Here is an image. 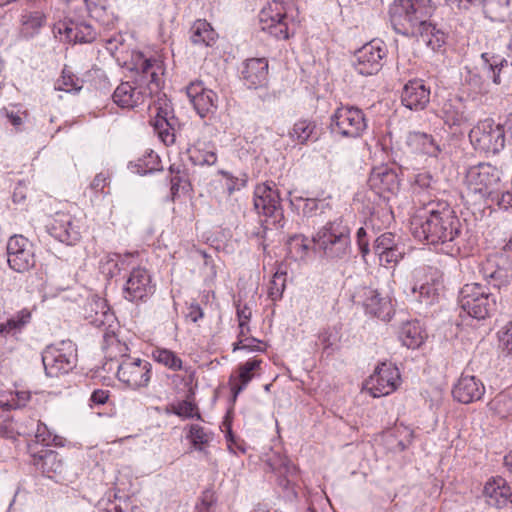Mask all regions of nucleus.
<instances>
[{
  "label": "nucleus",
  "instance_id": "nucleus-1",
  "mask_svg": "<svg viewBox=\"0 0 512 512\" xmlns=\"http://www.w3.org/2000/svg\"><path fill=\"white\" fill-rule=\"evenodd\" d=\"M421 207L411 219V232L415 238L428 244H446L461 234L462 224L446 201L426 200L423 190L417 192Z\"/></svg>",
  "mask_w": 512,
  "mask_h": 512
},
{
  "label": "nucleus",
  "instance_id": "nucleus-2",
  "mask_svg": "<svg viewBox=\"0 0 512 512\" xmlns=\"http://www.w3.org/2000/svg\"><path fill=\"white\" fill-rule=\"evenodd\" d=\"M433 8L430 0H398L392 7V24L397 33L421 34L430 29L429 17Z\"/></svg>",
  "mask_w": 512,
  "mask_h": 512
},
{
  "label": "nucleus",
  "instance_id": "nucleus-3",
  "mask_svg": "<svg viewBox=\"0 0 512 512\" xmlns=\"http://www.w3.org/2000/svg\"><path fill=\"white\" fill-rule=\"evenodd\" d=\"M500 295L498 290L481 283L466 284L460 291L461 308L471 317L481 320L489 317L498 308Z\"/></svg>",
  "mask_w": 512,
  "mask_h": 512
},
{
  "label": "nucleus",
  "instance_id": "nucleus-4",
  "mask_svg": "<svg viewBox=\"0 0 512 512\" xmlns=\"http://www.w3.org/2000/svg\"><path fill=\"white\" fill-rule=\"evenodd\" d=\"M315 249L328 258H342L348 253L349 229L340 222H329L312 239Z\"/></svg>",
  "mask_w": 512,
  "mask_h": 512
},
{
  "label": "nucleus",
  "instance_id": "nucleus-5",
  "mask_svg": "<svg viewBox=\"0 0 512 512\" xmlns=\"http://www.w3.org/2000/svg\"><path fill=\"white\" fill-rule=\"evenodd\" d=\"M469 139L476 150L496 154L504 147L505 132L501 125L485 121L470 130Z\"/></svg>",
  "mask_w": 512,
  "mask_h": 512
},
{
  "label": "nucleus",
  "instance_id": "nucleus-6",
  "mask_svg": "<svg viewBox=\"0 0 512 512\" xmlns=\"http://www.w3.org/2000/svg\"><path fill=\"white\" fill-rule=\"evenodd\" d=\"M499 179V171L492 165L484 163L469 168L466 174L468 190L481 197L492 196Z\"/></svg>",
  "mask_w": 512,
  "mask_h": 512
},
{
  "label": "nucleus",
  "instance_id": "nucleus-7",
  "mask_svg": "<svg viewBox=\"0 0 512 512\" xmlns=\"http://www.w3.org/2000/svg\"><path fill=\"white\" fill-rule=\"evenodd\" d=\"M63 346V348H48L42 356L45 372L50 377L66 374L76 366V349L70 343Z\"/></svg>",
  "mask_w": 512,
  "mask_h": 512
},
{
  "label": "nucleus",
  "instance_id": "nucleus-8",
  "mask_svg": "<svg viewBox=\"0 0 512 512\" xmlns=\"http://www.w3.org/2000/svg\"><path fill=\"white\" fill-rule=\"evenodd\" d=\"M480 273L485 280L493 281L492 288L498 290L512 280V261L504 252L490 255L481 263Z\"/></svg>",
  "mask_w": 512,
  "mask_h": 512
},
{
  "label": "nucleus",
  "instance_id": "nucleus-9",
  "mask_svg": "<svg viewBox=\"0 0 512 512\" xmlns=\"http://www.w3.org/2000/svg\"><path fill=\"white\" fill-rule=\"evenodd\" d=\"M261 29L276 39L286 40L290 37L286 22V11L283 5L273 1L265 6L259 14Z\"/></svg>",
  "mask_w": 512,
  "mask_h": 512
},
{
  "label": "nucleus",
  "instance_id": "nucleus-10",
  "mask_svg": "<svg viewBox=\"0 0 512 512\" xmlns=\"http://www.w3.org/2000/svg\"><path fill=\"white\" fill-rule=\"evenodd\" d=\"M336 131L345 137L356 138L366 129L363 112L356 107H339L332 116Z\"/></svg>",
  "mask_w": 512,
  "mask_h": 512
},
{
  "label": "nucleus",
  "instance_id": "nucleus-11",
  "mask_svg": "<svg viewBox=\"0 0 512 512\" xmlns=\"http://www.w3.org/2000/svg\"><path fill=\"white\" fill-rule=\"evenodd\" d=\"M117 376L132 389L146 387L151 377V364L141 359H127L119 365Z\"/></svg>",
  "mask_w": 512,
  "mask_h": 512
},
{
  "label": "nucleus",
  "instance_id": "nucleus-12",
  "mask_svg": "<svg viewBox=\"0 0 512 512\" xmlns=\"http://www.w3.org/2000/svg\"><path fill=\"white\" fill-rule=\"evenodd\" d=\"M400 380L397 367L381 363L370 376L367 385L373 397H381L394 392Z\"/></svg>",
  "mask_w": 512,
  "mask_h": 512
},
{
  "label": "nucleus",
  "instance_id": "nucleus-13",
  "mask_svg": "<svg viewBox=\"0 0 512 512\" xmlns=\"http://www.w3.org/2000/svg\"><path fill=\"white\" fill-rule=\"evenodd\" d=\"M7 256L10 268L16 272L28 271L35 263L29 241L21 235L10 237L7 243Z\"/></svg>",
  "mask_w": 512,
  "mask_h": 512
},
{
  "label": "nucleus",
  "instance_id": "nucleus-14",
  "mask_svg": "<svg viewBox=\"0 0 512 512\" xmlns=\"http://www.w3.org/2000/svg\"><path fill=\"white\" fill-rule=\"evenodd\" d=\"M384 51L380 46L373 43L365 44L355 53V70L364 76L377 73L381 69V60Z\"/></svg>",
  "mask_w": 512,
  "mask_h": 512
},
{
  "label": "nucleus",
  "instance_id": "nucleus-15",
  "mask_svg": "<svg viewBox=\"0 0 512 512\" xmlns=\"http://www.w3.org/2000/svg\"><path fill=\"white\" fill-rule=\"evenodd\" d=\"M151 278L144 268H135L124 286V297L129 301H140L152 294Z\"/></svg>",
  "mask_w": 512,
  "mask_h": 512
},
{
  "label": "nucleus",
  "instance_id": "nucleus-16",
  "mask_svg": "<svg viewBox=\"0 0 512 512\" xmlns=\"http://www.w3.org/2000/svg\"><path fill=\"white\" fill-rule=\"evenodd\" d=\"M368 184L378 195L395 194L399 190V180L396 172L387 165L373 168Z\"/></svg>",
  "mask_w": 512,
  "mask_h": 512
},
{
  "label": "nucleus",
  "instance_id": "nucleus-17",
  "mask_svg": "<svg viewBox=\"0 0 512 512\" xmlns=\"http://www.w3.org/2000/svg\"><path fill=\"white\" fill-rule=\"evenodd\" d=\"M401 102L410 110H424L430 102V90L422 80H411L402 90Z\"/></svg>",
  "mask_w": 512,
  "mask_h": 512
},
{
  "label": "nucleus",
  "instance_id": "nucleus-18",
  "mask_svg": "<svg viewBox=\"0 0 512 512\" xmlns=\"http://www.w3.org/2000/svg\"><path fill=\"white\" fill-rule=\"evenodd\" d=\"M274 185L262 183L256 186L254 191V207L258 213L267 217H273L280 208V197Z\"/></svg>",
  "mask_w": 512,
  "mask_h": 512
},
{
  "label": "nucleus",
  "instance_id": "nucleus-19",
  "mask_svg": "<svg viewBox=\"0 0 512 512\" xmlns=\"http://www.w3.org/2000/svg\"><path fill=\"white\" fill-rule=\"evenodd\" d=\"M485 388L483 384L472 375H462L452 390L455 400L469 404L480 400Z\"/></svg>",
  "mask_w": 512,
  "mask_h": 512
},
{
  "label": "nucleus",
  "instance_id": "nucleus-20",
  "mask_svg": "<svg viewBox=\"0 0 512 512\" xmlns=\"http://www.w3.org/2000/svg\"><path fill=\"white\" fill-rule=\"evenodd\" d=\"M186 91L195 110L201 117L206 116L216 107V94L212 90L205 89L201 81L190 83Z\"/></svg>",
  "mask_w": 512,
  "mask_h": 512
},
{
  "label": "nucleus",
  "instance_id": "nucleus-21",
  "mask_svg": "<svg viewBox=\"0 0 512 512\" xmlns=\"http://www.w3.org/2000/svg\"><path fill=\"white\" fill-rule=\"evenodd\" d=\"M58 31L74 43H91L97 38V32L86 23L63 22L59 24Z\"/></svg>",
  "mask_w": 512,
  "mask_h": 512
},
{
  "label": "nucleus",
  "instance_id": "nucleus-22",
  "mask_svg": "<svg viewBox=\"0 0 512 512\" xmlns=\"http://www.w3.org/2000/svg\"><path fill=\"white\" fill-rule=\"evenodd\" d=\"M369 314L382 320H389L393 314L391 299L378 290H369L364 303Z\"/></svg>",
  "mask_w": 512,
  "mask_h": 512
},
{
  "label": "nucleus",
  "instance_id": "nucleus-23",
  "mask_svg": "<svg viewBox=\"0 0 512 512\" xmlns=\"http://www.w3.org/2000/svg\"><path fill=\"white\" fill-rule=\"evenodd\" d=\"M242 75L250 87L257 88L264 85L268 76V61L265 58L248 59Z\"/></svg>",
  "mask_w": 512,
  "mask_h": 512
},
{
  "label": "nucleus",
  "instance_id": "nucleus-24",
  "mask_svg": "<svg viewBox=\"0 0 512 512\" xmlns=\"http://www.w3.org/2000/svg\"><path fill=\"white\" fill-rule=\"evenodd\" d=\"M262 361L253 359L240 365L238 368V376H231L229 379V385L233 395V401L236 400L238 394L247 386V384L253 379L255 371L260 368Z\"/></svg>",
  "mask_w": 512,
  "mask_h": 512
},
{
  "label": "nucleus",
  "instance_id": "nucleus-25",
  "mask_svg": "<svg viewBox=\"0 0 512 512\" xmlns=\"http://www.w3.org/2000/svg\"><path fill=\"white\" fill-rule=\"evenodd\" d=\"M144 93L129 82L121 83L114 91L113 100L122 108H134L144 102Z\"/></svg>",
  "mask_w": 512,
  "mask_h": 512
},
{
  "label": "nucleus",
  "instance_id": "nucleus-26",
  "mask_svg": "<svg viewBox=\"0 0 512 512\" xmlns=\"http://www.w3.org/2000/svg\"><path fill=\"white\" fill-rule=\"evenodd\" d=\"M461 99L454 97L445 100L441 107L442 118L449 127H461L469 122L464 114Z\"/></svg>",
  "mask_w": 512,
  "mask_h": 512
},
{
  "label": "nucleus",
  "instance_id": "nucleus-27",
  "mask_svg": "<svg viewBox=\"0 0 512 512\" xmlns=\"http://www.w3.org/2000/svg\"><path fill=\"white\" fill-rule=\"evenodd\" d=\"M190 39L195 45L211 46L215 43L217 33L205 19L196 20L190 29Z\"/></svg>",
  "mask_w": 512,
  "mask_h": 512
},
{
  "label": "nucleus",
  "instance_id": "nucleus-28",
  "mask_svg": "<svg viewBox=\"0 0 512 512\" xmlns=\"http://www.w3.org/2000/svg\"><path fill=\"white\" fill-rule=\"evenodd\" d=\"M484 494L489 498L491 505L501 506L507 501L510 502L512 490L502 478H498L486 483Z\"/></svg>",
  "mask_w": 512,
  "mask_h": 512
},
{
  "label": "nucleus",
  "instance_id": "nucleus-29",
  "mask_svg": "<svg viewBox=\"0 0 512 512\" xmlns=\"http://www.w3.org/2000/svg\"><path fill=\"white\" fill-rule=\"evenodd\" d=\"M400 339L407 348L416 349L420 347L427 337L419 322H407L400 331Z\"/></svg>",
  "mask_w": 512,
  "mask_h": 512
},
{
  "label": "nucleus",
  "instance_id": "nucleus-30",
  "mask_svg": "<svg viewBox=\"0 0 512 512\" xmlns=\"http://www.w3.org/2000/svg\"><path fill=\"white\" fill-rule=\"evenodd\" d=\"M51 230L61 242L72 244L80 237L77 228L72 224L71 220L64 214H58V219L52 225Z\"/></svg>",
  "mask_w": 512,
  "mask_h": 512
},
{
  "label": "nucleus",
  "instance_id": "nucleus-31",
  "mask_svg": "<svg viewBox=\"0 0 512 512\" xmlns=\"http://www.w3.org/2000/svg\"><path fill=\"white\" fill-rule=\"evenodd\" d=\"M152 125L165 144L168 145L175 142L173 123L168 118L166 109L158 108L157 114L152 120Z\"/></svg>",
  "mask_w": 512,
  "mask_h": 512
},
{
  "label": "nucleus",
  "instance_id": "nucleus-32",
  "mask_svg": "<svg viewBox=\"0 0 512 512\" xmlns=\"http://www.w3.org/2000/svg\"><path fill=\"white\" fill-rule=\"evenodd\" d=\"M486 16L492 21H503L509 14L510 0H482Z\"/></svg>",
  "mask_w": 512,
  "mask_h": 512
},
{
  "label": "nucleus",
  "instance_id": "nucleus-33",
  "mask_svg": "<svg viewBox=\"0 0 512 512\" xmlns=\"http://www.w3.org/2000/svg\"><path fill=\"white\" fill-rule=\"evenodd\" d=\"M315 129L316 124L313 121L302 119L293 125L289 136L298 144H305L315 133Z\"/></svg>",
  "mask_w": 512,
  "mask_h": 512
},
{
  "label": "nucleus",
  "instance_id": "nucleus-34",
  "mask_svg": "<svg viewBox=\"0 0 512 512\" xmlns=\"http://www.w3.org/2000/svg\"><path fill=\"white\" fill-rule=\"evenodd\" d=\"M152 358L170 370L178 371L182 369V360L169 349L156 347L152 351Z\"/></svg>",
  "mask_w": 512,
  "mask_h": 512
},
{
  "label": "nucleus",
  "instance_id": "nucleus-35",
  "mask_svg": "<svg viewBox=\"0 0 512 512\" xmlns=\"http://www.w3.org/2000/svg\"><path fill=\"white\" fill-rule=\"evenodd\" d=\"M413 139L418 145L421 146L423 153L429 156L437 157L441 152L440 145L431 135L422 132H415L413 134Z\"/></svg>",
  "mask_w": 512,
  "mask_h": 512
},
{
  "label": "nucleus",
  "instance_id": "nucleus-36",
  "mask_svg": "<svg viewBox=\"0 0 512 512\" xmlns=\"http://www.w3.org/2000/svg\"><path fill=\"white\" fill-rule=\"evenodd\" d=\"M430 29H425L421 34L411 35L412 37L418 38L425 45L430 47L432 50H437L444 44V34L435 29L430 23Z\"/></svg>",
  "mask_w": 512,
  "mask_h": 512
},
{
  "label": "nucleus",
  "instance_id": "nucleus-37",
  "mask_svg": "<svg viewBox=\"0 0 512 512\" xmlns=\"http://www.w3.org/2000/svg\"><path fill=\"white\" fill-rule=\"evenodd\" d=\"M286 272L278 269L274 275L272 280L270 281L268 288V295L272 300H277L282 296V293L285 289L286 283Z\"/></svg>",
  "mask_w": 512,
  "mask_h": 512
},
{
  "label": "nucleus",
  "instance_id": "nucleus-38",
  "mask_svg": "<svg viewBox=\"0 0 512 512\" xmlns=\"http://www.w3.org/2000/svg\"><path fill=\"white\" fill-rule=\"evenodd\" d=\"M45 14L41 11H34L22 16V26L24 30L34 33L45 23Z\"/></svg>",
  "mask_w": 512,
  "mask_h": 512
},
{
  "label": "nucleus",
  "instance_id": "nucleus-39",
  "mask_svg": "<svg viewBox=\"0 0 512 512\" xmlns=\"http://www.w3.org/2000/svg\"><path fill=\"white\" fill-rule=\"evenodd\" d=\"M31 320V311L27 308L20 310L14 317L7 320L9 334L22 330Z\"/></svg>",
  "mask_w": 512,
  "mask_h": 512
},
{
  "label": "nucleus",
  "instance_id": "nucleus-40",
  "mask_svg": "<svg viewBox=\"0 0 512 512\" xmlns=\"http://www.w3.org/2000/svg\"><path fill=\"white\" fill-rule=\"evenodd\" d=\"M189 153L190 159L196 165H213L217 161L216 153L212 150L193 148Z\"/></svg>",
  "mask_w": 512,
  "mask_h": 512
},
{
  "label": "nucleus",
  "instance_id": "nucleus-41",
  "mask_svg": "<svg viewBox=\"0 0 512 512\" xmlns=\"http://www.w3.org/2000/svg\"><path fill=\"white\" fill-rule=\"evenodd\" d=\"M79 79L76 78L72 73L63 71L61 79L56 83L55 89L71 92L80 90Z\"/></svg>",
  "mask_w": 512,
  "mask_h": 512
},
{
  "label": "nucleus",
  "instance_id": "nucleus-42",
  "mask_svg": "<svg viewBox=\"0 0 512 512\" xmlns=\"http://www.w3.org/2000/svg\"><path fill=\"white\" fill-rule=\"evenodd\" d=\"M395 246H397V243L395 242L394 235L392 233H384L375 240L373 250L376 255H379Z\"/></svg>",
  "mask_w": 512,
  "mask_h": 512
},
{
  "label": "nucleus",
  "instance_id": "nucleus-43",
  "mask_svg": "<svg viewBox=\"0 0 512 512\" xmlns=\"http://www.w3.org/2000/svg\"><path fill=\"white\" fill-rule=\"evenodd\" d=\"M188 437L190 438L193 445L199 449H201L202 445H205L209 442V435L199 425H191Z\"/></svg>",
  "mask_w": 512,
  "mask_h": 512
},
{
  "label": "nucleus",
  "instance_id": "nucleus-44",
  "mask_svg": "<svg viewBox=\"0 0 512 512\" xmlns=\"http://www.w3.org/2000/svg\"><path fill=\"white\" fill-rule=\"evenodd\" d=\"M85 2L87 9L92 17L104 25L112 24V20L106 17V8L104 6H99L94 2H90L89 0H85Z\"/></svg>",
  "mask_w": 512,
  "mask_h": 512
},
{
  "label": "nucleus",
  "instance_id": "nucleus-45",
  "mask_svg": "<svg viewBox=\"0 0 512 512\" xmlns=\"http://www.w3.org/2000/svg\"><path fill=\"white\" fill-rule=\"evenodd\" d=\"M57 453L54 451H47L42 457V468L45 472L49 473L50 470L56 472L62 467L61 461L57 459Z\"/></svg>",
  "mask_w": 512,
  "mask_h": 512
},
{
  "label": "nucleus",
  "instance_id": "nucleus-46",
  "mask_svg": "<svg viewBox=\"0 0 512 512\" xmlns=\"http://www.w3.org/2000/svg\"><path fill=\"white\" fill-rule=\"evenodd\" d=\"M481 57L486 63L489 64V69L493 72V82L495 84H499L500 83V77H499L500 68L499 67H502L504 62H506V60L501 59L500 61H497L494 56L490 57L489 53H483L481 55Z\"/></svg>",
  "mask_w": 512,
  "mask_h": 512
},
{
  "label": "nucleus",
  "instance_id": "nucleus-47",
  "mask_svg": "<svg viewBox=\"0 0 512 512\" xmlns=\"http://www.w3.org/2000/svg\"><path fill=\"white\" fill-rule=\"evenodd\" d=\"M381 264L397 263L402 258V252L398 245L377 255Z\"/></svg>",
  "mask_w": 512,
  "mask_h": 512
},
{
  "label": "nucleus",
  "instance_id": "nucleus-48",
  "mask_svg": "<svg viewBox=\"0 0 512 512\" xmlns=\"http://www.w3.org/2000/svg\"><path fill=\"white\" fill-rule=\"evenodd\" d=\"M220 173L226 177V187L229 194L233 193L235 190H239L241 187H244L246 184L245 178H235L230 173L225 171H220Z\"/></svg>",
  "mask_w": 512,
  "mask_h": 512
},
{
  "label": "nucleus",
  "instance_id": "nucleus-49",
  "mask_svg": "<svg viewBox=\"0 0 512 512\" xmlns=\"http://www.w3.org/2000/svg\"><path fill=\"white\" fill-rule=\"evenodd\" d=\"M436 298V289L432 285L426 284L420 286L418 298L420 302L433 303Z\"/></svg>",
  "mask_w": 512,
  "mask_h": 512
},
{
  "label": "nucleus",
  "instance_id": "nucleus-50",
  "mask_svg": "<svg viewBox=\"0 0 512 512\" xmlns=\"http://www.w3.org/2000/svg\"><path fill=\"white\" fill-rule=\"evenodd\" d=\"M196 410V406L189 401H182L178 403L177 406L174 407V413L178 416L191 418L194 416V411Z\"/></svg>",
  "mask_w": 512,
  "mask_h": 512
},
{
  "label": "nucleus",
  "instance_id": "nucleus-51",
  "mask_svg": "<svg viewBox=\"0 0 512 512\" xmlns=\"http://www.w3.org/2000/svg\"><path fill=\"white\" fill-rule=\"evenodd\" d=\"M499 340L502 349L508 354H512V322L505 327V330L500 335Z\"/></svg>",
  "mask_w": 512,
  "mask_h": 512
},
{
  "label": "nucleus",
  "instance_id": "nucleus-52",
  "mask_svg": "<svg viewBox=\"0 0 512 512\" xmlns=\"http://www.w3.org/2000/svg\"><path fill=\"white\" fill-rule=\"evenodd\" d=\"M288 246L290 251H302L305 253L308 249V245L305 242V237L302 235H295L288 240Z\"/></svg>",
  "mask_w": 512,
  "mask_h": 512
},
{
  "label": "nucleus",
  "instance_id": "nucleus-53",
  "mask_svg": "<svg viewBox=\"0 0 512 512\" xmlns=\"http://www.w3.org/2000/svg\"><path fill=\"white\" fill-rule=\"evenodd\" d=\"M154 68H157V71H162L161 63L156 59H145L140 66L142 77L144 79L148 78L149 73L154 70Z\"/></svg>",
  "mask_w": 512,
  "mask_h": 512
},
{
  "label": "nucleus",
  "instance_id": "nucleus-54",
  "mask_svg": "<svg viewBox=\"0 0 512 512\" xmlns=\"http://www.w3.org/2000/svg\"><path fill=\"white\" fill-rule=\"evenodd\" d=\"M109 398V391L103 389L95 390L91 395V401L97 405H103Z\"/></svg>",
  "mask_w": 512,
  "mask_h": 512
},
{
  "label": "nucleus",
  "instance_id": "nucleus-55",
  "mask_svg": "<svg viewBox=\"0 0 512 512\" xmlns=\"http://www.w3.org/2000/svg\"><path fill=\"white\" fill-rule=\"evenodd\" d=\"M282 470H284V473L287 474L285 479H281L279 481V485L282 486L283 488L287 489L290 482L293 481V479H290L288 477H294L296 475V468L295 467H288V466H285V467H281L279 468V472L282 474Z\"/></svg>",
  "mask_w": 512,
  "mask_h": 512
},
{
  "label": "nucleus",
  "instance_id": "nucleus-56",
  "mask_svg": "<svg viewBox=\"0 0 512 512\" xmlns=\"http://www.w3.org/2000/svg\"><path fill=\"white\" fill-rule=\"evenodd\" d=\"M366 231L364 228H359L357 231V240L360 247L361 253L365 256L369 252V244L366 240Z\"/></svg>",
  "mask_w": 512,
  "mask_h": 512
},
{
  "label": "nucleus",
  "instance_id": "nucleus-57",
  "mask_svg": "<svg viewBox=\"0 0 512 512\" xmlns=\"http://www.w3.org/2000/svg\"><path fill=\"white\" fill-rule=\"evenodd\" d=\"M254 342H258V340H256L255 338H244V339H239L237 343H235L234 345V351L235 350H238V349H246V350H250V351H253L256 349V346L255 345H252V343ZM257 349L260 350V348L257 346Z\"/></svg>",
  "mask_w": 512,
  "mask_h": 512
},
{
  "label": "nucleus",
  "instance_id": "nucleus-58",
  "mask_svg": "<svg viewBox=\"0 0 512 512\" xmlns=\"http://www.w3.org/2000/svg\"><path fill=\"white\" fill-rule=\"evenodd\" d=\"M203 315L204 313L198 304H191L189 306L187 317L190 318L192 322H197Z\"/></svg>",
  "mask_w": 512,
  "mask_h": 512
},
{
  "label": "nucleus",
  "instance_id": "nucleus-59",
  "mask_svg": "<svg viewBox=\"0 0 512 512\" xmlns=\"http://www.w3.org/2000/svg\"><path fill=\"white\" fill-rule=\"evenodd\" d=\"M237 315L239 319V327H245L248 324V321L251 317V311L248 307H243L242 309L237 310Z\"/></svg>",
  "mask_w": 512,
  "mask_h": 512
},
{
  "label": "nucleus",
  "instance_id": "nucleus-60",
  "mask_svg": "<svg viewBox=\"0 0 512 512\" xmlns=\"http://www.w3.org/2000/svg\"><path fill=\"white\" fill-rule=\"evenodd\" d=\"M13 427L10 419L0 421V436L11 437L13 435Z\"/></svg>",
  "mask_w": 512,
  "mask_h": 512
},
{
  "label": "nucleus",
  "instance_id": "nucleus-61",
  "mask_svg": "<svg viewBox=\"0 0 512 512\" xmlns=\"http://www.w3.org/2000/svg\"><path fill=\"white\" fill-rule=\"evenodd\" d=\"M106 180L104 174H97L91 183V187L96 191L102 190L106 185Z\"/></svg>",
  "mask_w": 512,
  "mask_h": 512
},
{
  "label": "nucleus",
  "instance_id": "nucleus-62",
  "mask_svg": "<svg viewBox=\"0 0 512 512\" xmlns=\"http://www.w3.org/2000/svg\"><path fill=\"white\" fill-rule=\"evenodd\" d=\"M212 502H213V494L210 492H205L203 499H202L201 506L197 507L198 512H207L210 505L212 504Z\"/></svg>",
  "mask_w": 512,
  "mask_h": 512
},
{
  "label": "nucleus",
  "instance_id": "nucleus-63",
  "mask_svg": "<svg viewBox=\"0 0 512 512\" xmlns=\"http://www.w3.org/2000/svg\"><path fill=\"white\" fill-rule=\"evenodd\" d=\"M6 116L9 119V121L11 122V124L15 127H19L22 124V118L17 113H14L13 111H11V112L7 111Z\"/></svg>",
  "mask_w": 512,
  "mask_h": 512
},
{
  "label": "nucleus",
  "instance_id": "nucleus-64",
  "mask_svg": "<svg viewBox=\"0 0 512 512\" xmlns=\"http://www.w3.org/2000/svg\"><path fill=\"white\" fill-rule=\"evenodd\" d=\"M161 71H157V68H154V70H152L149 75H148V78H145V80L149 83V84H155L156 87H158L159 85V73Z\"/></svg>",
  "mask_w": 512,
  "mask_h": 512
}]
</instances>
